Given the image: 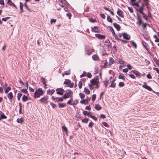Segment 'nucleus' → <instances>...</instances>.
Returning a JSON list of instances; mask_svg holds the SVG:
<instances>
[{"mask_svg":"<svg viewBox=\"0 0 159 159\" xmlns=\"http://www.w3.org/2000/svg\"><path fill=\"white\" fill-rule=\"evenodd\" d=\"M98 82L99 80L98 79L96 78L92 79L90 81L91 83L89 84L90 89H92L94 86H96L95 88H98L99 86L98 85Z\"/></svg>","mask_w":159,"mask_h":159,"instance_id":"nucleus-1","label":"nucleus"},{"mask_svg":"<svg viewBox=\"0 0 159 159\" xmlns=\"http://www.w3.org/2000/svg\"><path fill=\"white\" fill-rule=\"evenodd\" d=\"M44 93L42 89L39 88L35 91L34 97L35 98H39L41 96L43 95Z\"/></svg>","mask_w":159,"mask_h":159,"instance_id":"nucleus-2","label":"nucleus"},{"mask_svg":"<svg viewBox=\"0 0 159 159\" xmlns=\"http://www.w3.org/2000/svg\"><path fill=\"white\" fill-rule=\"evenodd\" d=\"M73 92L70 89H67L66 90V93L63 95L64 99H66L70 97L72 98L73 97Z\"/></svg>","mask_w":159,"mask_h":159,"instance_id":"nucleus-3","label":"nucleus"},{"mask_svg":"<svg viewBox=\"0 0 159 159\" xmlns=\"http://www.w3.org/2000/svg\"><path fill=\"white\" fill-rule=\"evenodd\" d=\"M78 102V100H75L73 101L72 98H70L67 102V103L68 105L74 106L77 104Z\"/></svg>","mask_w":159,"mask_h":159,"instance_id":"nucleus-4","label":"nucleus"},{"mask_svg":"<svg viewBox=\"0 0 159 159\" xmlns=\"http://www.w3.org/2000/svg\"><path fill=\"white\" fill-rule=\"evenodd\" d=\"M48 96H44L43 98L40 99L39 101L40 102L43 104H47L48 101Z\"/></svg>","mask_w":159,"mask_h":159,"instance_id":"nucleus-5","label":"nucleus"},{"mask_svg":"<svg viewBox=\"0 0 159 159\" xmlns=\"http://www.w3.org/2000/svg\"><path fill=\"white\" fill-rule=\"evenodd\" d=\"M57 93L60 95H62L65 92V90L61 88H58L56 89Z\"/></svg>","mask_w":159,"mask_h":159,"instance_id":"nucleus-6","label":"nucleus"},{"mask_svg":"<svg viewBox=\"0 0 159 159\" xmlns=\"http://www.w3.org/2000/svg\"><path fill=\"white\" fill-rule=\"evenodd\" d=\"M91 31L95 33H99L100 32V30L97 26H94L93 28H91Z\"/></svg>","mask_w":159,"mask_h":159,"instance_id":"nucleus-7","label":"nucleus"},{"mask_svg":"<svg viewBox=\"0 0 159 159\" xmlns=\"http://www.w3.org/2000/svg\"><path fill=\"white\" fill-rule=\"evenodd\" d=\"M123 38L127 40H129L130 38V35L125 33H123Z\"/></svg>","mask_w":159,"mask_h":159,"instance_id":"nucleus-8","label":"nucleus"},{"mask_svg":"<svg viewBox=\"0 0 159 159\" xmlns=\"http://www.w3.org/2000/svg\"><path fill=\"white\" fill-rule=\"evenodd\" d=\"M136 0H130L131 4L133 6H136L137 7H139V3L138 2H134L136 1Z\"/></svg>","mask_w":159,"mask_h":159,"instance_id":"nucleus-9","label":"nucleus"},{"mask_svg":"<svg viewBox=\"0 0 159 159\" xmlns=\"http://www.w3.org/2000/svg\"><path fill=\"white\" fill-rule=\"evenodd\" d=\"M109 28L110 31L111 32L113 36L116 39H119L118 37L116 36V35L115 34V33L113 28L111 26L109 27Z\"/></svg>","mask_w":159,"mask_h":159,"instance_id":"nucleus-10","label":"nucleus"},{"mask_svg":"<svg viewBox=\"0 0 159 159\" xmlns=\"http://www.w3.org/2000/svg\"><path fill=\"white\" fill-rule=\"evenodd\" d=\"M95 36L98 38L100 39H104L105 38V36L99 34H95Z\"/></svg>","mask_w":159,"mask_h":159,"instance_id":"nucleus-11","label":"nucleus"},{"mask_svg":"<svg viewBox=\"0 0 159 159\" xmlns=\"http://www.w3.org/2000/svg\"><path fill=\"white\" fill-rule=\"evenodd\" d=\"M103 43L105 46L108 47H110L111 45V44L108 39H107L104 41L103 42Z\"/></svg>","mask_w":159,"mask_h":159,"instance_id":"nucleus-12","label":"nucleus"},{"mask_svg":"<svg viewBox=\"0 0 159 159\" xmlns=\"http://www.w3.org/2000/svg\"><path fill=\"white\" fill-rule=\"evenodd\" d=\"M64 99V98H63V96L62 97H59V98L56 97L54 98V99H55V101L58 102L63 101Z\"/></svg>","mask_w":159,"mask_h":159,"instance_id":"nucleus-13","label":"nucleus"},{"mask_svg":"<svg viewBox=\"0 0 159 159\" xmlns=\"http://www.w3.org/2000/svg\"><path fill=\"white\" fill-rule=\"evenodd\" d=\"M55 92V90L53 89H48L47 91V93L49 95H52Z\"/></svg>","mask_w":159,"mask_h":159,"instance_id":"nucleus-14","label":"nucleus"},{"mask_svg":"<svg viewBox=\"0 0 159 159\" xmlns=\"http://www.w3.org/2000/svg\"><path fill=\"white\" fill-rule=\"evenodd\" d=\"M113 25L114 27L118 31H119L120 30V26L118 24L115 23H113Z\"/></svg>","mask_w":159,"mask_h":159,"instance_id":"nucleus-15","label":"nucleus"},{"mask_svg":"<svg viewBox=\"0 0 159 159\" xmlns=\"http://www.w3.org/2000/svg\"><path fill=\"white\" fill-rule=\"evenodd\" d=\"M143 87L146 89H148V90H150L151 89V88L149 86L147 85L146 83V82H144L143 83Z\"/></svg>","mask_w":159,"mask_h":159,"instance_id":"nucleus-16","label":"nucleus"},{"mask_svg":"<svg viewBox=\"0 0 159 159\" xmlns=\"http://www.w3.org/2000/svg\"><path fill=\"white\" fill-rule=\"evenodd\" d=\"M7 97L10 100L12 101V99L13 98L12 93L11 92L9 93L7 95Z\"/></svg>","mask_w":159,"mask_h":159,"instance_id":"nucleus-17","label":"nucleus"},{"mask_svg":"<svg viewBox=\"0 0 159 159\" xmlns=\"http://www.w3.org/2000/svg\"><path fill=\"white\" fill-rule=\"evenodd\" d=\"M137 19L138 20V23L139 25H141L143 23V22H142V20H141V18L139 16H138Z\"/></svg>","mask_w":159,"mask_h":159,"instance_id":"nucleus-18","label":"nucleus"},{"mask_svg":"<svg viewBox=\"0 0 159 159\" xmlns=\"http://www.w3.org/2000/svg\"><path fill=\"white\" fill-rule=\"evenodd\" d=\"M92 52V50L91 49H89L88 48H86L85 50V53L86 54L88 55H90L91 54Z\"/></svg>","mask_w":159,"mask_h":159,"instance_id":"nucleus-19","label":"nucleus"},{"mask_svg":"<svg viewBox=\"0 0 159 159\" xmlns=\"http://www.w3.org/2000/svg\"><path fill=\"white\" fill-rule=\"evenodd\" d=\"M29 99L28 97L25 95H24L22 98V100L23 102H25Z\"/></svg>","mask_w":159,"mask_h":159,"instance_id":"nucleus-20","label":"nucleus"},{"mask_svg":"<svg viewBox=\"0 0 159 159\" xmlns=\"http://www.w3.org/2000/svg\"><path fill=\"white\" fill-rule=\"evenodd\" d=\"M116 36L118 37V38L119 39H116L119 42L120 41V38H121L123 36V33H119L118 34H116Z\"/></svg>","mask_w":159,"mask_h":159,"instance_id":"nucleus-21","label":"nucleus"},{"mask_svg":"<svg viewBox=\"0 0 159 159\" xmlns=\"http://www.w3.org/2000/svg\"><path fill=\"white\" fill-rule=\"evenodd\" d=\"M95 108L97 110H100L101 109L102 107L99 104L96 105L95 107Z\"/></svg>","mask_w":159,"mask_h":159,"instance_id":"nucleus-22","label":"nucleus"},{"mask_svg":"<svg viewBox=\"0 0 159 159\" xmlns=\"http://www.w3.org/2000/svg\"><path fill=\"white\" fill-rule=\"evenodd\" d=\"M58 107L59 108H63L66 106L65 103H58Z\"/></svg>","mask_w":159,"mask_h":159,"instance_id":"nucleus-23","label":"nucleus"},{"mask_svg":"<svg viewBox=\"0 0 159 159\" xmlns=\"http://www.w3.org/2000/svg\"><path fill=\"white\" fill-rule=\"evenodd\" d=\"M144 4H142L141 7L139 8V12L143 11L144 8Z\"/></svg>","mask_w":159,"mask_h":159,"instance_id":"nucleus-24","label":"nucleus"},{"mask_svg":"<svg viewBox=\"0 0 159 159\" xmlns=\"http://www.w3.org/2000/svg\"><path fill=\"white\" fill-rule=\"evenodd\" d=\"M117 14L121 17H123V12L120 10H119L117 11Z\"/></svg>","mask_w":159,"mask_h":159,"instance_id":"nucleus-25","label":"nucleus"},{"mask_svg":"<svg viewBox=\"0 0 159 159\" xmlns=\"http://www.w3.org/2000/svg\"><path fill=\"white\" fill-rule=\"evenodd\" d=\"M88 100L87 99H85L83 100H81L80 101V103L81 104H84L86 103H88Z\"/></svg>","mask_w":159,"mask_h":159,"instance_id":"nucleus-26","label":"nucleus"},{"mask_svg":"<svg viewBox=\"0 0 159 159\" xmlns=\"http://www.w3.org/2000/svg\"><path fill=\"white\" fill-rule=\"evenodd\" d=\"M92 58L93 59L94 61H97L98 60V56L96 55H94L93 56Z\"/></svg>","mask_w":159,"mask_h":159,"instance_id":"nucleus-27","label":"nucleus"},{"mask_svg":"<svg viewBox=\"0 0 159 159\" xmlns=\"http://www.w3.org/2000/svg\"><path fill=\"white\" fill-rule=\"evenodd\" d=\"M114 62V60L112 58H110L109 61V64L111 65Z\"/></svg>","mask_w":159,"mask_h":159,"instance_id":"nucleus-28","label":"nucleus"},{"mask_svg":"<svg viewBox=\"0 0 159 159\" xmlns=\"http://www.w3.org/2000/svg\"><path fill=\"white\" fill-rule=\"evenodd\" d=\"M143 0V4L144 5L148 6L149 5V0Z\"/></svg>","mask_w":159,"mask_h":159,"instance_id":"nucleus-29","label":"nucleus"},{"mask_svg":"<svg viewBox=\"0 0 159 159\" xmlns=\"http://www.w3.org/2000/svg\"><path fill=\"white\" fill-rule=\"evenodd\" d=\"M84 92L85 93L87 94H89L90 93V92L89 90L86 88H84Z\"/></svg>","mask_w":159,"mask_h":159,"instance_id":"nucleus-30","label":"nucleus"},{"mask_svg":"<svg viewBox=\"0 0 159 159\" xmlns=\"http://www.w3.org/2000/svg\"><path fill=\"white\" fill-rule=\"evenodd\" d=\"M71 82V81L70 80L66 79L64 82V84H70Z\"/></svg>","mask_w":159,"mask_h":159,"instance_id":"nucleus-31","label":"nucleus"},{"mask_svg":"<svg viewBox=\"0 0 159 159\" xmlns=\"http://www.w3.org/2000/svg\"><path fill=\"white\" fill-rule=\"evenodd\" d=\"M114 80H113L111 81L112 82V83L111 84L110 87L113 88L115 87L116 84L114 82Z\"/></svg>","mask_w":159,"mask_h":159,"instance_id":"nucleus-32","label":"nucleus"},{"mask_svg":"<svg viewBox=\"0 0 159 159\" xmlns=\"http://www.w3.org/2000/svg\"><path fill=\"white\" fill-rule=\"evenodd\" d=\"M103 8H104V9H105V10H107V11H108L109 12H110V13L112 15V16H114V13L113 12H112V11H110L109 8L106 7H103Z\"/></svg>","mask_w":159,"mask_h":159,"instance_id":"nucleus-33","label":"nucleus"},{"mask_svg":"<svg viewBox=\"0 0 159 159\" xmlns=\"http://www.w3.org/2000/svg\"><path fill=\"white\" fill-rule=\"evenodd\" d=\"M22 95V94L21 93H18L17 95V99L18 101L20 100V97Z\"/></svg>","mask_w":159,"mask_h":159,"instance_id":"nucleus-34","label":"nucleus"},{"mask_svg":"<svg viewBox=\"0 0 159 159\" xmlns=\"http://www.w3.org/2000/svg\"><path fill=\"white\" fill-rule=\"evenodd\" d=\"M89 121L88 119L86 118L82 120V122L83 123H87Z\"/></svg>","mask_w":159,"mask_h":159,"instance_id":"nucleus-35","label":"nucleus"},{"mask_svg":"<svg viewBox=\"0 0 159 159\" xmlns=\"http://www.w3.org/2000/svg\"><path fill=\"white\" fill-rule=\"evenodd\" d=\"M7 3L9 5L13 6H15V5L10 0H8V1Z\"/></svg>","mask_w":159,"mask_h":159,"instance_id":"nucleus-36","label":"nucleus"},{"mask_svg":"<svg viewBox=\"0 0 159 159\" xmlns=\"http://www.w3.org/2000/svg\"><path fill=\"white\" fill-rule=\"evenodd\" d=\"M11 90V88L10 87H7V89H5V92L6 93H7L9 91Z\"/></svg>","mask_w":159,"mask_h":159,"instance_id":"nucleus-37","label":"nucleus"},{"mask_svg":"<svg viewBox=\"0 0 159 159\" xmlns=\"http://www.w3.org/2000/svg\"><path fill=\"white\" fill-rule=\"evenodd\" d=\"M136 76H138L139 75V73L138 71L134 70L132 71Z\"/></svg>","mask_w":159,"mask_h":159,"instance_id":"nucleus-38","label":"nucleus"},{"mask_svg":"<svg viewBox=\"0 0 159 159\" xmlns=\"http://www.w3.org/2000/svg\"><path fill=\"white\" fill-rule=\"evenodd\" d=\"M62 130H63L65 132L67 133V128L65 126H63L62 127Z\"/></svg>","mask_w":159,"mask_h":159,"instance_id":"nucleus-39","label":"nucleus"},{"mask_svg":"<svg viewBox=\"0 0 159 159\" xmlns=\"http://www.w3.org/2000/svg\"><path fill=\"white\" fill-rule=\"evenodd\" d=\"M0 117L1 118H2V119H6L7 118V116L2 113L1 114Z\"/></svg>","mask_w":159,"mask_h":159,"instance_id":"nucleus-40","label":"nucleus"},{"mask_svg":"<svg viewBox=\"0 0 159 159\" xmlns=\"http://www.w3.org/2000/svg\"><path fill=\"white\" fill-rule=\"evenodd\" d=\"M131 43L132 45L135 48H136L137 45L133 41H131Z\"/></svg>","mask_w":159,"mask_h":159,"instance_id":"nucleus-41","label":"nucleus"},{"mask_svg":"<svg viewBox=\"0 0 159 159\" xmlns=\"http://www.w3.org/2000/svg\"><path fill=\"white\" fill-rule=\"evenodd\" d=\"M107 19L108 21L109 22H110L112 23V20L111 18L110 17V16H108L107 17Z\"/></svg>","mask_w":159,"mask_h":159,"instance_id":"nucleus-42","label":"nucleus"},{"mask_svg":"<svg viewBox=\"0 0 159 159\" xmlns=\"http://www.w3.org/2000/svg\"><path fill=\"white\" fill-rule=\"evenodd\" d=\"M96 97V95L95 94H93L92 97V100L94 102Z\"/></svg>","mask_w":159,"mask_h":159,"instance_id":"nucleus-43","label":"nucleus"},{"mask_svg":"<svg viewBox=\"0 0 159 159\" xmlns=\"http://www.w3.org/2000/svg\"><path fill=\"white\" fill-rule=\"evenodd\" d=\"M16 121L19 123H22L23 120L21 118H20V119H17Z\"/></svg>","mask_w":159,"mask_h":159,"instance_id":"nucleus-44","label":"nucleus"},{"mask_svg":"<svg viewBox=\"0 0 159 159\" xmlns=\"http://www.w3.org/2000/svg\"><path fill=\"white\" fill-rule=\"evenodd\" d=\"M82 86V83L81 81H80L79 83L78 86L80 89H81Z\"/></svg>","mask_w":159,"mask_h":159,"instance_id":"nucleus-45","label":"nucleus"},{"mask_svg":"<svg viewBox=\"0 0 159 159\" xmlns=\"http://www.w3.org/2000/svg\"><path fill=\"white\" fill-rule=\"evenodd\" d=\"M125 84L123 82H119L118 85L120 87H122L124 86Z\"/></svg>","mask_w":159,"mask_h":159,"instance_id":"nucleus-46","label":"nucleus"},{"mask_svg":"<svg viewBox=\"0 0 159 159\" xmlns=\"http://www.w3.org/2000/svg\"><path fill=\"white\" fill-rule=\"evenodd\" d=\"M64 74L65 75H68L70 74V70H68L64 72Z\"/></svg>","mask_w":159,"mask_h":159,"instance_id":"nucleus-47","label":"nucleus"},{"mask_svg":"<svg viewBox=\"0 0 159 159\" xmlns=\"http://www.w3.org/2000/svg\"><path fill=\"white\" fill-rule=\"evenodd\" d=\"M20 91L22 92L23 93H28V91L26 89H21Z\"/></svg>","mask_w":159,"mask_h":159,"instance_id":"nucleus-48","label":"nucleus"},{"mask_svg":"<svg viewBox=\"0 0 159 159\" xmlns=\"http://www.w3.org/2000/svg\"><path fill=\"white\" fill-rule=\"evenodd\" d=\"M50 104L52 106L53 108H55L57 107V105L55 104L52 102H51Z\"/></svg>","mask_w":159,"mask_h":159,"instance_id":"nucleus-49","label":"nucleus"},{"mask_svg":"<svg viewBox=\"0 0 159 159\" xmlns=\"http://www.w3.org/2000/svg\"><path fill=\"white\" fill-rule=\"evenodd\" d=\"M128 8L129 10V11L132 13H133L134 12V11L133 10L132 8V7H128Z\"/></svg>","mask_w":159,"mask_h":159,"instance_id":"nucleus-50","label":"nucleus"},{"mask_svg":"<svg viewBox=\"0 0 159 159\" xmlns=\"http://www.w3.org/2000/svg\"><path fill=\"white\" fill-rule=\"evenodd\" d=\"M79 95L81 99L84 98L85 97V95L83 93H80L79 94Z\"/></svg>","mask_w":159,"mask_h":159,"instance_id":"nucleus-51","label":"nucleus"},{"mask_svg":"<svg viewBox=\"0 0 159 159\" xmlns=\"http://www.w3.org/2000/svg\"><path fill=\"white\" fill-rule=\"evenodd\" d=\"M20 11L21 12H22L23 11V5H22V3L20 2Z\"/></svg>","mask_w":159,"mask_h":159,"instance_id":"nucleus-52","label":"nucleus"},{"mask_svg":"<svg viewBox=\"0 0 159 159\" xmlns=\"http://www.w3.org/2000/svg\"><path fill=\"white\" fill-rule=\"evenodd\" d=\"M109 83V82L108 80H106L104 81V84L106 86H107L108 84Z\"/></svg>","mask_w":159,"mask_h":159,"instance_id":"nucleus-53","label":"nucleus"},{"mask_svg":"<svg viewBox=\"0 0 159 159\" xmlns=\"http://www.w3.org/2000/svg\"><path fill=\"white\" fill-rule=\"evenodd\" d=\"M119 78L120 79H121L123 80H125V79L124 77V76L122 75H120L119 76Z\"/></svg>","mask_w":159,"mask_h":159,"instance_id":"nucleus-54","label":"nucleus"},{"mask_svg":"<svg viewBox=\"0 0 159 159\" xmlns=\"http://www.w3.org/2000/svg\"><path fill=\"white\" fill-rule=\"evenodd\" d=\"M87 73L86 72H84L83 73L82 75L80 76V78H82L84 76H85L86 75Z\"/></svg>","mask_w":159,"mask_h":159,"instance_id":"nucleus-55","label":"nucleus"},{"mask_svg":"<svg viewBox=\"0 0 159 159\" xmlns=\"http://www.w3.org/2000/svg\"><path fill=\"white\" fill-rule=\"evenodd\" d=\"M19 106L20 107V109L19 110V112L20 114H21V104L20 103H19Z\"/></svg>","mask_w":159,"mask_h":159,"instance_id":"nucleus-56","label":"nucleus"},{"mask_svg":"<svg viewBox=\"0 0 159 159\" xmlns=\"http://www.w3.org/2000/svg\"><path fill=\"white\" fill-rule=\"evenodd\" d=\"M41 80L42 82L43 83V84H45L46 85V84L45 79L44 78L42 77L41 78Z\"/></svg>","mask_w":159,"mask_h":159,"instance_id":"nucleus-57","label":"nucleus"},{"mask_svg":"<svg viewBox=\"0 0 159 159\" xmlns=\"http://www.w3.org/2000/svg\"><path fill=\"white\" fill-rule=\"evenodd\" d=\"M120 41H121V43L123 44H125L127 42L126 41L123 40L122 39H120Z\"/></svg>","mask_w":159,"mask_h":159,"instance_id":"nucleus-58","label":"nucleus"},{"mask_svg":"<svg viewBox=\"0 0 159 159\" xmlns=\"http://www.w3.org/2000/svg\"><path fill=\"white\" fill-rule=\"evenodd\" d=\"M66 15L68 17L69 19H70L71 17V14L70 13H68L66 14Z\"/></svg>","mask_w":159,"mask_h":159,"instance_id":"nucleus-59","label":"nucleus"},{"mask_svg":"<svg viewBox=\"0 0 159 159\" xmlns=\"http://www.w3.org/2000/svg\"><path fill=\"white\" fill-rule=\"evenodd\" d=\"M129 76L132 79H135V76L133 74H129Z\"/></svg>","mask_w":159,"mask_h":159,"instance_id":"nucleus-60","label":"nucleus"},{"mask_svg":"<svg viewBox=\"0 0 159 159\" xmlns=\"http://www.w3.org/2000/svg\"><path fill=\"white\" fill-rule=\"evenodd\" d=\"M9 18L8 17H7L5 18H3L2 19V20L6 21Z\"/></svg>","mask_w":159,"mask_h":159,"instance_id":"nucleus-61","label":"nucleus"},{"mask_svg":"<svg viewBox=\"0 0 159 159\" xmlns=\"http://www.w3.org/2000/svg\"><path fill=\"white\" fill-rule=\"evenodd\" d=\"M87 75V77L89 78H90L92 77V75L90 73H89V72L88 73Z\"/></svg>","mask_w":159,"mask_h":159,"instance_id":"nucleus-62","label":"nucleus"},{"mask_svg":"<svg viewBox=\"0 0 159 159\" xmlns=\"http://www.w3.org/2000/svg\"><path fill=\"white\" fill-rule=\"evenodd\" d=\"M93 124V123L92 122H90L89 125V127H92Z\"/></svg>","mask_w":159,"mask_h":159,"instance_id":"nucleus-63","label":"nucleus"},{"mask_svg":"<svg viewBox=\"0 0 159 159\" xmlns=\"http://www.w3.org/2000/svg\"><path fill=\"white\" fill-rule=\"evenodd\" d=\"M89 21L93 23L95 22V20L92 18H89Z\"/></svg>","mask_w":159,"mask_h":159,"instance_id":"nucleus-64","label":"nucleus"}]
</instances>
